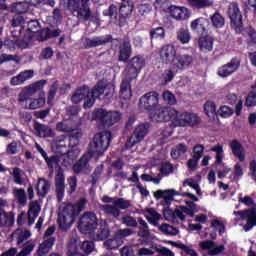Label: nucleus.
Here are the masks:
<instances>
[{
  "label": "nucleus",
  "mask_w": 256,
  "mask_h": 256,
  "mask_svg": "<svg viewBox=\"0 0 256 256\" xmlns=\"http://www.w3.org/2000/svg\"><path fill=\"white\" fill-rule=\"evenodd\" d=\"M199 247L202 249V251H208L209 256H216L225 251V245L217 246V243H215L213 240L200 242Z\"/></svg>",
  "instance_id": "obj_25"
},
{
  "label": "nucleus",
  "mask_w": 256,
  "mask_h": 256,
  "mask_svg": "<svg viewBox=\"0 0 256 256\" xmlns=\"http://www.w3.org/2000/svg\"><path fill=\"white\" fill-rule=\"evenodd\" d=\"M159 55L162 63L173 66L177 57V49L173 44H165L161 47Z\"/></svg>",
  "instance_id": "obj_21"
},
{
  "label": "nucleus",
  "mask_w": 256,
  "mask_h": 256,
  "mask_svg": "<svg viewBox=\"0 0 256 256\" xmlns=\"http://www.w3.org/2000/svg\"><path fill=\"white\" fill-rule=\"evenodd\" d=\"M160 230L165 235H172V236L179 235V230L177 228H175L174 226H171L167 223L162 224L160 226Z\"/></svg>",
  "instance_id": "obj_57"
},
{
  "label": "nucleus",
  "mask_w": 256,
  "mask_h": 256,
  "mask_svg": "<svg viewBox=\"0 0 256 256\" xmlns=\"http://www.w3.org/2000/svg\"><path fill=\"white\" fill-rule=\"evenodd\" d=\"M34 131L38 133L39 137H53L55 135L51 127L39 122L34 123Z\"/></svg>",
  "instance_id": "obj_35"
},
{
  "label": "nucleus",
  "mask_w": 256,
  "mask_h": 256,
  "mask_svg": "<svg viewBox=\"0 0 256 256\" xmlns=\"http://www.w3.org/2000/svg\"><path fill=\"white\" fill-rule=\"evenodd\" d=\"M133 4H129V2L123 3L119 8V17L120 19H127L131 17L133 13Z\"/></svg>",
  "instance_id": "obj_39"
},
{
  "label": "nucleus",
  "mask_w": 256,
  "mask_h": 256,
  "mask_svg": "<svg viewBox=\"0 0 256 256\" xmlns=\"http://www.w3.org/2000/svg\"><path fill=\"white\" fill-rule=\"evenodd\" d=\"M57 91H59V81H55L50 86L47 97V104L53 105V99H55V95H57Z\"/></svg>",
  "instance_id": "obj_52"
},
{
  "label": "nucleus",
  "mask_w": 256,
  "mask_h": 256,
  "mask_svg": "<svg viewBox=\"0 0 256 256\" xmlns=\"http://www.w3.org/2000/svg\"><path fill=\"white\" fill-rule=\"evenodd\" d=\"M110 233L111 231L109 230V224L104 222L103 224L100 225L96 237L99 241H105V239L109 237Z\"/></svg>",
  "instance_id": "obj_45"
},
{
  "label": "nucleus",
  "mask_w": 256,
  "mask_h": 256,
  "mask_svg": "<svg viewBox=\"0 0 256 256\" xmlns=\"http://www.w3.org/2000/svg\"><path fill=\"white\" fill-rule=\"evenodd\" d=\"M162 99L168 104V105H177V98L175 97V94L173 92L166 90L162 94Z\"/></svg>",
  "instance_id": "obj_60"
},
{
  "label": "nucleus",
  "mask_w": 256,
  "mask_h": 256,
  "mask_svg": "<svg viewBox=\"0 0 256 256\" xmlns=\"http://www.w3.org/2000/svg\"><path fill=\"white\" fill-rule=\"evenodd\" d=\"M149 129H151V124L149 122L140 123L129 137L126 142V147L131 148L136 143H141L145 137L149 134Z\"/></svg>",
  "instance_id": "obj_14"
},
{
  "label": "nucleus",
  "mask_w": 256,
  "mask_h": 256,
  "mask_svg": "<svg viewBox=\"0 0 256 256\" xmlns=\"http://www.w3.org/2000/svg\"><path fill=\"white\" fill-rule=\"evenodd\" d=\"M246 107H255L256 106V93L254 91H250L246 97L245 101Z\"/></svg>",
  "instance_id": "obj_64"
},
{
  "label": "nucleus",
  "mask_w": 256,
  "mask_h": 256,
  "mask_svg": "<svg viewBox=\"0 0 256 256\" xmlns=\"http://www.w3.org/2000/svg\"><path fill=\"white\" fill-rule=\"evenodd\" d=\"M85 205H87V199L81 198L76 205L68 204L60 210L58 213V227L60 231L66 233V231L71 229Z\"/></svg>",
  "instance_id": "obj_1"
},
{
  "label": "nucleus",
  "mask_w": 256,
  "mask_h": 256,
  "mask_svg": "<svg viewBox=\"0 0 256 256\" xmlns=\"http://www.w3.org/2000/svg\"><path fill=\"white\" fill-rule=\"evenodd\" d=\"M210 227L214 229V231H218L219 235H223V233H225V224L222 221L217 219L212 220Z\"/></svg>",
  "instance_id": "obj_62"
},
{
  "label": "nucleus",
  "mask_w": 256,
  "mask_h": 256,
  "mask_svg": "<svg viewBox=\"0 0 256 256\" xmlns=\"http://www.w3.org/2000/svg\"><path fill=\"white\" fill-rule=\"evenodd\" d=\"M94 95L99 97L104 95L106 99H113V95H115V86L112 83L107 82V80L101 79L94 85Z\"/></svg>",
  "instance_id": "obj_19"
},
{
  "label": "nucleus",
  "mask_w": 256,
  "mask_h": 256,
  "mask_svg": "<svg viewBox=\"0 0 256 256\" xmlns=\"http://www.w3.org/2000/svg\"><path fill=\"white\" fill-rule=\"evenodd\" d=\"M92 119L96 121L98 129H109L115 123L123 119V114L119 111H107L103 108H97L92 112Z\"/></svg>",
  "instance_id": "obj_3"
},
{
  "label": "nucleus",
  "mask_w": 256,
  "mask_h": 256,
  "mask_svg": "<svg viewBox=\"0 0 256 256\" xmlns=\"http://www.w3.org/2000/svg\"><path fill=\"white\" fill-rule=\"evenodd\" d=\"M77 123L72 118L62 120L56 124V131L59 133H74L77 131Z\"/></svg>",
  "instance_id": "obj_27"
},
{
  "label": "nucleus",
  "mask_w": 256,
  "mask_h": 256,
  "mask_svg": "<svg viewBox=\"0 0 256 256\" xmlns=\"http://www.w3.org/2000/svg\"><path fill=\"white\" fill-rule=\"evenodd\" d=\"M167 243H168V245H172V247L181 249L182 251H184V253H186V255L198 256L197 252L195 250H193L191 247L183 244L182 242H175L173 240H168Z\"/></svg>",
  "instance_id": "obj_38"
},
{
  "label": "nucleus",
  "mask_w": 256,
  "mask_h": 256,
  "mask_svg": "<svg viewBox=\"0 0 256 256\" xmlns=\"http://www.w3.org/2000/svg\"><path fill=\"white\" fill-rule=\"evenodd\" d=\"M175 171V167L171 162H163L160 165V173L164 175V177H168V175H171Z\"/></svg>",
  "instance_id": "obj_55"
},
{
  "label": "nucleus",
  "mask_w": 256,
  "mask_h": 256,
  "mask_svg": "<svg viewBox=\"0 0 256 256\" xmlns=\"http://www.w3.org/2000/svg\"><path fill=\"white\" fill-rule=\"evenodd\" d=\"M193 61H195V57H193V54H189V53L177 54L174 60V64L172 65V68L176 72L185 71V69L193 65Z\"/></svg>",
  "instance_id": "obj_20"
},
{
  "label": "nucleus",
  "mask_w": 256,
  "mask_h": 256,
  "mask_svg": "<svg viewBox=\"0 0 256 256\" xmlns=\"http://www.w3.org/2000/svg\"><path fill=\"white\" fill-rule=\"evenodd\" d=\"M185 153H187V145H185V143H180L171 150L170 155L172 159L177 160L180 157H183Z\"/></svg>",
  "instance_id": "obj_40"
},
{
  "label": "nucleus",
  "mask_w": 256,
  "mask_h": 256,
  "mask_svg": "<svg viewBox=\"0 0 256 256\" xmlns=\"http://www.w3.org/2000/svg\"><path fill=\"white\" fill-rule=\"evenodd\" d=\"M177 195H181V197H188L192 201H196V202L199 201V198L197 196L189 192L179 193L177 192V190H173V189L157 190L156 192H154L155 199H164V201L169 204L171 203V201H173V197Z\"/></svg>",
  "instance_id": "obj_15"
},
{
  "label": "nucleus",
  "mask_w": 256,
  "mask_h": 256,
  "mask_svg": "<svg viewBox=\"0 0 256 256\" xmlns=\"http://www.w3.org/2000/svg\"><path fill=\"white\" fill-rule=\"evenodd\" d=\"M7 205V201L0 200V227H13L15 225V213L7 212L3 207Z\"/></svg>",
  "instance_id": "obj_24"
},
{
  "label": "nucleus",
  "mask_w": 256,
  "mask_h": 256,
  "mask_svg": "<svg viewBox=\"0 0 256 256\" xmlns=\"http://www.w3.org/2000/svg\"><path fill=\"white\" fill-rule=\"evenodd\" d=\"M113 141V134L111 131H103L94 135L93 140L89 144L88 153L90 157L94 155H103L106 149H109Z\"/></svg>",
  "instance_id": "obj_4"
},
{
  "label": "nucleus",
  "mask_w": 256,
  "mask_h": 256,
  "mask_svg": "<svg viewBox=\"0 0 256 256\" xmlns=\"http://www.w3.org/2000/svg\"><path fill=\"white\" fill-rule=\"evenodd\" d=\"M159 106V92L150 91L141 96L139 100V109L141 111H147V113H151V111H155Z\"/></svg>",
  "instance_id": "obj_13"
},
{
  "label": "nucleus",
  "mask_w": 256,
  "mask_h": 256,
  "mask_svg": "<svg viewBox=\"0 0 256 256\" xmlns=\"http://www.w3.org/2000/svg\"><path fill=\"white\" fill-rule=\"evenodd\" d=\"M210 19L213 27L216 29H222V27H225V18L219 14V12L214 13Z\"/></svg>",
  "instance_id": "obj_48"
},
{
  "label": "nucleus",
  "mask_w": 256,
  "mask_h": 256,
  "mask_svg": "<svg viewBox=\"0 0 256 256\" xmlns=\"http://www.w3.org/2000/svg\"><path fill=\"white\" fill-rule=\"evenodd\" d=\"M123 245V240L121 238H118L115 234L114 237L111 239H108L104 242V247L108 249L109 251H112L113 249H119Z\"/></svg>",
  "instance_id": "obj_41"
},
{
  "label": "nucleus",
  "mask_w": 256,
  "mask_h": 256,
  "mask_svg": "<svg viewBox=\"0 0 256 256\" xmlns=\"http://www.w3.org/2000/svg\"><path fill=\"white\" fill-rule=\"evenodd\" d=\"M56 149L60 151V153H71V150H67V138H62L56 141Z\"/></svg>",
  "instance_id": "obj_61"
},
{
  "label": "nucleus",
  "mask_w": 256,
  "mask_h": 256,
  "mask_svg": "<svg viewBox=\"0 0 256 256\" xmlns=\"http://www.w3.org/2000/svg\"><path fill=\"white\" fill-rule=\"evenodd\" d=\"M150 39L151 41L157 39H165V28L163 27H156L150 30Z\"/></svg>",
  "instance_id": "obj_53"
},
{
  "label": "nucleus",
  "mask_w": 256,
  "mask_h": 256,
  "mask_svg": "<svg viewBox=\"0 0 256 256\" xmlns=\"http://www.w3.org/2000/svg\"><path fill=\"white\" fill-rule=\"evenodd\" d=\"M41 107H45V96H40L39 98H33L30 101L29 109L35 110V109H41Z\"/></svg>",
  "instance_id": "obj_54"
},
{
  "label": "nucleus",
  "mask_w": 256,
  "mask_h": 256,
  "mask_svg": "<svg viewBox=\"0 0 256 256\" xmlns=\"http://www.w3.org/2000/svg\"><path fill=\"white\" fill-rule=\"evenodd\" d=\"M209 25V19L199 17L190 23V29L193 33L198 35V37H201L202 35H207V33H209Z\"/></svg>",
  "instance_id": "obj_23"
},
{
  "label": "nucleus",
  "mask_w": 256,
  "mask_h": 256,
  "mask_svg": "<svg viewBox=\"0 0 256 256\" xmlns=\"http://www.w3.org/2000/svg\"><path fill=\"white\" fill-rule=\"evenodd\" d=\"M177 39L182 45H186V43L191 41V33H189L188 29L180 28L177 32Z\"/></svg>",
  "instance_id": "obj_49"
},
{
  "label": "nucleus",
  "mask_w": 256,
  "mask_h": 256,
  "mask_svg": "<svg viewBox=\"0 0 256 256\" xmlns=\"http://www.w3.org/2000/svg\"><path fill=\"white\" fill-rule=\"evenodd\" d=\"M13 13H17V15H23L29 11V3L27 2H16L12 5Z\"/></svg>",
  "instance_id": "obj_47"
},
{
  "label": "nucleus",
  "mask_w": 256,
  "mask_h": 256,
  "mask_svg": "<svg viewBox=\"0 0 256 256\" xmlns=\"http://www.w3.org/2000/svg\"><path fill=\"white\" fill-rule=\"evenodd\" d=\"M118 61L120 63H127L133 55V46L131 45V38L124 36L119 44Z\"/></svg>",
  "instance_id": "obj_16"
},
{
  "label": "nucleus",
  "mask_w": 256,
  "mask_h": 256,
  "mask_svg": "<svg viewBox=\"0 0 256 256\" xmlns=\"http://www.w3.org/2000/svg\"><path fill=\"white\" fill-rule=\"evenodd\" d=\"M43 183L41 190L39 189V186H37V195L39 197H47V193H49V190L51 189V183H49V180L45 178H39L38 183Z\"/></svg>",
  "instance_id": "obj_43"
},
{
  "label": "nucleus",
  "mask_w": 256,
  "mask_h": 256,
  "mask_svg": "<svg viewBox=\"0 0 256 256\" xmlns=\"http://www.w3.org/2000/svg\"><path fill=\"white\" fill-rule=\"evenodd\" d=\"M104 17H109L112 21H117L119 8L115 4H111L108 9L103 11Z\"/></svg>",
  "instance_id": "obj_51"
},
{
  "label": "nucleus",
  "mask_w": 256,
  "mask_h": 256,
  "mask_svg": "<svg viewBox=\"0 0 256 256\" xmlns=\"http://www.w3.org/2000/svg\"><path fill=\"white\" fill-rule=\"evenodd\" d=\"M35 249V243L31 241H27L22 248V250L16 256H28L31 255L33 250Z\"/></svg>",
  "instance_id": "obj_59"
},
{
  "label": "nucleus",
  "mask_w": 256,
  "mask_h": 256,
  "mask_svg": "<svg viewBox=\"0 0 256 256\" xmlns=\"http://www.w3.org/2000/svg\"><path fill=\"white\" fill-rule=\"evenodd\" d=\"M204 112L208 115V117H213L217 113V105L213 101H207L204 104Z\"/></svg>",
  "instance_id": "obj_58"
},
{
  "label": "nucleus",
  "mask_w": 256,
  "mask_h": 256,
  "mask_svg": "<svg viewBox=\"0 0 256 256\" xmlns=\"http://www.w3.org/2000/svg\"><path fill=\"white\" fill-rule=\"evenodd\" d=\"M126 63L127 64L124 69V75L137 79L141 71H143L145 65H147V60L145 59L144 55L138 54L130 58Z\"/></svg>",
  "instance_id": "obj_9"
},
{
  "label": "nucleus",
  "mask_w": 256,
  "mask_h": 256,
  "mask_svg": "<svg viewBox=\"0 0 256 256\" xmlns=\"http://www.w3.org/2000/svg\"><path fill=\"white\" fill-rule=\"evenodd\" d=\"M36 39L40 42L49 41V39H56V37H59L61 35V29L57 28L54 30H51L49 27L42 28L36 32Z\"/></svg>",
  "instance_id": "obj_26"
},
{
  "label": "nucleus",
  "mask_w": 256,
  "mask_h": 256,
  "mask_svg": "<svg viewBox=\"0 0 256 256\" xmlns=\"http://www.w3.org/2000/svg\"><path fill=\"white\" fill-rule=\"evenodd\" d=\"M95 93V86L90 90L89 86L84 85L77 89L71 97L72 103L75 105L81 103L84 100V109H91L95 105V101L101 96H97Z\"/></svg>",
  "instance_id": "obj_5"
},
{
  "label": "nucleus",
  "mask_w": 256,
  "mask_h": 256,
  "mask_svg": "<svg viewBox=\"0 0 256 256\" xmlns=\"http://www.w3.org/2000/svg\"><path fill=\"white\" fill-rule=\"evenodd\" d=\"M201 123V117L192 112H182L176 110L174 127H197Z\"/></svg>",
  "instance_id": "obj_12"
},
{
  "label": "nucleus",
  "mask_w": 256,
  "mask_h": 256,
  "mask_svg": "<svg viewBox=\"0 0 256 256\" xmlns=\"http://www.w3.org/2000/svg\"><path fill=\"white\" fill-rule=\"evenodd\" d=\"M244 221H246V224L243 226V229L246 233L251 231L253 227H256V207L247 209V214Z\"/></svg>",
  "instance_id": "obj_33"
},
{
  "label": "nucleus",
  "mask_w": 256,
  "mask_h": 256,
  "mask_svg": "<svg viewBox=\"0 0 256 256\" xmlns=\"http://www.w3.org/2000/svg\"><path fill=\"white\" fill-rule=\"evenodd\" d=\"M190 7H194L195 9H205V7H209L213 5L211 0H187Z\"/></svg>",
  "instance_id": "obj_50"
},
{
  "label": "nucleus",
  "mask_w": 256,
  "mask_h": 256,
  "mask_svg": "<svg viewBox=\"0 0 256 256\" xmlns=\"http://www.w3.org/2000/svg\"><path fill=\"white\" fill-rule=\"evenodd\" d=\"M177 73V70H173L171 68L164 70L160 76L161 85H169V83L175 79Z\"/></svg>",
  "instance_id": "obj_37"
},
{
  "label": "nucleus",
  "mask_w": 256,
  "mask_h": 256,
  "mask_svg": "<svg viewBox=\"0 0 256 256\" xmlns=\"http://www.w3.org/2000/svg\"><path fill=\"white\" fill-rule=\"evenodd\" d=\"M45 85H47V80H38L22 88L18 95L19 103H25L29 97H33L36 93H42L43 97H45V92L43 91V89H45Z\"/></svg>",
  "instance_id": "obj_11"
},
{
  "label": "nucleus",
  "mask_w": 256,
  "mask_h": 256,
  "mask_svg": "<svg viewBox=\"0 0 256 256\" xmlns=\"http://www.w3.org/2000/svg\"><path fill=\"white\" fill-rule=\"evenodd\" d=\"M137 78H131L125 75V79L122 80L120 85V93L123 99H131L133 97V91L131 90V82Z\"/></svg>",
  "instance_id": "obj_32"
},
{
  "label": "nucleus",
  "mask_w": 256,
  "mask_h": 256,
  "mask_svg": "<svg viewBox=\"0 0 256 256\" xmlns=\"http://www.w3.org/2000/svg\"><path fill=\"white\" fill-rule=\"evenodd\" d=\"M66 9L72 17L77 18L80 23L91 21V0H66Z\"/></svg>",
  "instance_id": "obj_2"
},
{
  "label": "nucleus",
  "mask_w": 256,
  "mask_h": 256,
  "mask_svg": "<svg viewBox=\"0 0 256 256\" xmlns=\"http://www.w3.org/2000/svg\"><path fill=\"white\" fill-rule=\"evenodd\" d=\"M107 43H113V35L107 34L103 36H94L84 38V49H95L107 45Z\"/></svg>",
  "instance_id": "obj_17"
},
{
  "label": "nucleus",
  "mask_w": 256,
  "mask_h": 256,
  "mask_svg": "<svg viewBox=\"0 0 256 256\" xmlns=\"http://www.w3.org/2000/svg\"><path fill=\"white\" fill-rule=\"evenodd\" d=\"M55 237H50L44 240L38 247L37 255L38 256H46L53 249V245H55Z\"/></svg>",
  "instance_id": "obj_34"
},
{
  "label": "nucleus",
  "mask_w": 256,
  "mask_h": 256,
  "mask_svg": "<svg viewBox=\"0 0 256 256\" xmlns=\"http://www.w3.org/2000/svg\"><path fill=\"white\" fill-rule=\"evenodd\" d=\"M229 147L234 157H236L237 159H239L240 162L243 163V161H245V148H243V144H241L239 140L233 139L230 141Z\"/></svg>",
  "instance_id": "obj_30"
},
{
  "label": "nucleus",
  "mask_w": 256,
  "mask_h": 256,
  "mask_svg": "<svg viewBox=\"0 0 256 256\" xmlns=\"http://www.w3.org/2000/svg\"><path fill=\"white\" fill-rule=\"evenodd\" d=\"M240 35H243V37H248V43H252L253 45H256V31L253 29V27H244L243 30L240 33Z\"/></svg>",
  "instance_id": "obj_46"
},
{
  "label": "nucleus",
  "mask_w": 256,
  "mask_h": 256,
  "mask_svg": "<svg viewBox=\"0 0 256 256\" xmlns=\"http://www.w3.org/2000/svg\"><path fill=\"white\" fill-rule=\"evenodd\" d=\"M213 43H215V39L213 36L209 35V33L199 36L198 47L200 48V51H203L204 53L213 51Z\"/></svg>",
  "instance_id": "obj_29"
},
{
  "label": "nucleus",
  "mask_w": 256,
  "mask_h": 256,
  "mask_svg": "<svg viewBox=\"0 0 256 256\" xmlns=\"http://www.w3.org/2000/svg\"><path fill=\"white\" fill-rule=\"evenodd\" d=\"M122 223H123V225H126V227H137L138 226L137 219H135L131 215L123 216Z\"/></svg>",
  "instance_id": "obj_63"
},
{
  "label": "nucleus",
  "mask_w": 256,
  "mask_h": 256,
  "mask_svg": "<svg viewBox=\"0 0 256 256\" xmlns=\"http://www.w3.org/2000/svg\"><path fill=\"white\" fill-rule=\"evenodd\" d=\"M149 119L156 123H165L170 121L169 126L174 127L175 119H177V110L171 107H160L149 114Z\"/></svg>",
  "instance_id": "obj_6"
},
{
  "label": "nucleus",
  "mask_w": 256,
  "mask_h": 256,
  "mask_svg": "<svg viewBox=\"0 0 256 256\" xmlns=\"http://www.w3.org/2000/svg\"><path fill=\"white\" fill-rule=\"evenodd\" d=\"M87 165H89V158L87 156H82L79 161L72 166V170L76 175H79Z\"/></svg>",
  "instance_id": "obj_42"
},
{
  "label": "nucleus",
  "mask_w": 256,
  "mask_h": 256,
  "mask_svg": "<svg viewBox=\"0 0 256 256\" xmlns=\"http://www.w3.org/2000/svg\"><path fill=\"white\" fill-rule=\"evenodd\" d=\"M131 207V201L125 198H114L113 205L105 204L101 206L105 215H111L114 219H119L121 216V209L126 210Z\"/></svg>",
  "instance_id": "obj_10"
},
{
  "label": "nucleus",
  "mask_w": 256,
  "mask_h": 256,
  "mask_svg": "<svg viewBox=\"0 0 256 256\" xmlns=\"http://www.w3.org/2000/svg\"><path fill=\"white\" fill-rule=\"evenodd\" d=\"M241 67V60L239 58L234 57L226 64L220 66L217 70L218 77H222L225 79V77H231L233 73H237L239 68Z\"/></svg>",
  "instance_id": "obj_18"
},
{
  "label": "nucleus",
  "mask_w": 256,
  "mask_h": 256,
  "mask_svg": "<svg viewBox=\"0 0 256 256\" xmlns=\"http://www.w3.org/2000/svg\"><path fill=\"white\" fill-rule=\"evenodd\" d=\"M82 133L81 130H75L74 132H72L70 134V136L67 138V142H68V147L70 149V153L71 151H73L74 147H77V145H79V141L82 137Z\"/></svg>",
  "instance_id": "obj_36"
},
{
  "label": "nucleus",
  "mask_w": 256,
  "mask_h": 256,
  "mask_svg": "<svg viewBox=\"0 0 256 256\" xmlns=\"http://www.w3.org/2000/svg\"><path fill=\"white\" fill-rule=\"evenodd\" d=\"M54 185L57 201L61 203V201H63V197H65V172L61 167L58 168V171L54 177Z\"/></svg>",
  "instance_id": "obj_22"
},
{
  "label": "nucleus",
  "mask_w": 256,
  "mask_h": 256,
  "mask_svg": "<svg viewBox=\"0 0 256 256\" xmlns=\"http://www.w3.org/2000/svg\"><path fill=\"white\" fill-rule=\"evenodd\" d=\"M14 235H17V245H21V243H23L24 241H26V239H29V237H31V231L18 228L15 230Z\"/></svg>",
  "instance_id": "obj_44"
},
{
  "label": "nucleus",
  "mask_w": 256,
  "mask_h": 256,
  "mask_svg": "<svg viewBox=\"0 0 256 256\" xmlns=\"http://www.w3.org/2000/svg\"><path fill=\"white\" fill-rule=\"evenodd\" d=\"M99 220L94 212H85L79 219L78 229L84 235H95Z\"/></svg>",
  "instance_id": "obj_7"
},
{
  "label": "nucleus",
  "mask_w": 256,
  "mask_h": 256,
  "mask_svg": "<svg viewBox=\"0 0 256 256\" xmlns=\"http://www.w3.org/2000/svg\"><path fill=\"white\" fill-rule=\"evenodd\" d=\"M168 10L173 19L178 21H185V19H189V10H187L185 7L171 5Z\"/></svg>",
  "instance_id": "obj_31"
},
{
  "label": "nucleus",
  "mask_w": 256,
  "mask_h": 256,
  "mask_svg": "<svg viewBox=\"0 0 256 256\" xmlns=\"http://www.w3.org/2000/svg\"><path fill=\"white\" fill-rule=\"evenodd\" d=\"M34 73L35 72L33 70H24V71H22L18 75L13 76L10 79V85L12 87H17L19 85H24L25 81H29V79H33Z\"/></svg>",
  "instance_id": "obj_28"
},
{
  "label": "nucleus",
  "mask_w": 256,
  "mask_h": 256,
  "mask_svg": "<svg viewBox=\"0 0 256 256\" xmlns=\"http://www.w3.org/2000/svg\"><path fill=\"white\" fill-rule=\"evenodd\" d=\"M227 15L230 19V27L235 31L236 35L243 33V14L239 9L237 2H232L228 6Z\"/></svg>",
  "instance_id": "obj_8"
},
{
  "label": "nucleus",
  "mask_w": 256,
  "mask_h": 256,
  "mask_svg": "<svg viewBox=\"0 0 256 256\" xmlns=\"http://www.w3.org/2000/svg\"><path fill=\"white\" fill-rule=\"evenodd\" d=\"M15 198L17 199L19 205L25 207L27 205V194L25 193V189L20 188L15 192Z\"/></svg>",
  "instance_id": "obj_56"
}]
</instances>
